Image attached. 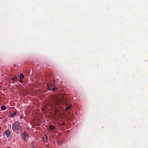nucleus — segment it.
Here are the masks:
<instances>
[{
    "label": "nucleus",
    "instance_id": "nucleus-1",
    "mask_svg": "<svg viewBox=\"0 0 148 148\" xmlns=\"http://www.w3.org/2000/svg\"><path fill=\"white\" fill-rule=\"evenodd\" d=\"M12 130L16 134H18L22 132V128L20 123L18 121L14 122L12 125Z\"/></svg>",
    "mask_w": 148,
    "mask_h": 148
},
{
    "label": "nucleus",
    "instance_id": "nucleus-2",
    "mask_svg": "<svg viewBox=\"0 0 148 148\" xmlns=\"http://www.w3.org/2000/svg\"><path fill=\"white\" fill-rule=\"evenodd\" d=\"M21 136L23 139L25 141L28 138L29 134L25 132H23L21 134Z\"/></svg>",
    "mask_w": 148,
    "mask_h": 148
},
{
    "label": "nucleus",
    "instance_id": "nucleus-3",
    "mask_svg": "<svg viewBox=\"0 0 148 148\" xmlns=\"http://www.w3.org/2000/svg\"><path fill=\"white\" fill-rule=\"evenodd\" d=\"M11 135V132L10 130H5L3 136L5 138H6L5 136L7 137H9Z\"/></svg>",
    "mask_w": 148,
    "mask_h": 148
},
{
    "label": "nucleus",
    "instance_id": "nucleus-4",
    "mask_svg": "<svg viewBox=\"0 0 148 148\" xmlns=\"http://www.w3.org/2000/svg\"><path fill=\"white\" fill-rule=\"evenodd\" d=\"M17 113V112L16 111H14V113L12 114L10 116V117H12V118L16 116V115Z\"/></svg>",
    "mask_w": 148,
    "mask_h": 148
},
{
    "label": "nucleus",
    "instance_id": "nucleus-5",
    "mask_svg": "<svg viewBox=\"0 0 148 148\" xmlns=\"http://www.w3.org/2000/svg\"><path fill=\"white\" fill-rule=\"evenodd\" d=\"M42 139H43V141L44 142H46L47 143L48 142V140L47 139V136H46L45 137H43L42 138Z\"/></svg>",
    "mask_w": 148,
    "mask_h": 148
},
{
    "label": "nucleus",
    "instance_id": "nucleus-6",
    "mask_svg": "<svg viewBox=\"0 0 148 148\" xmlns=\"http://www.w3.org/2000/svg\"><path fill=\"white\" fill-rule=\"evenodd\" d=\"M58 89V88L57 86H54L52 88V90L53 91H56Z\"/></svg>",
    "mask_w": 148,
    "mask_h": 148
},
{
    "label": "nucleus",
    "instance_id": "nucleus-7",
    "mask_svg": "<svg viewBox=\"0 0 148 148\" xmlns=\"http://www.w3.org/2000/svg\"><path fill=\"white\" fill-rule=\"evenodd\" d=\"M19 77L20 79H22L24 78V76L22 73H21L20 74Z\"/></svg>",
    "mask_w": 148,
    "mask_h": 148
},
{
    "label": "nucleus",
    "instance_id": "nucleus-8",
    "mask_svg": "<svg viewBox=\"0 0 148 148\" xmlns=\"http://www.w3.org/2000/svg\"><path fill=\"white\" fill-rule=\"evenodd\" d=\"M55 128V126L53 125H51L49 126V129L51 130H53Z\"/></svg>",
    "mask_w": 148,
    "mask_h": 148
},
{
    "label": "nucleus",
    "instance_id": "nucleus-9",
    "mask_svg": "<svg viewBox=\"0 0 148 148\" xmlns=\"http://www.w3.org/2000/svg\"><path fill=\"white\" fill-rule=\"evenodd\" d=\"M1 109L3 110H6V107L5 106H2L1 107Z\"/></svg>",
    "mask_w": 148,
    "mask_h": 148
},
{
    "label": "nucleus",
    "instance_id": "nucleus-10",
    "mask_svg": "<svg viewBox=\"0 0 148 148\" xmlns=\"http://www.w3.org/2000/svg\"><path fill=\"white\" fill-rule=\"evenodd\" d=\"M17 77L16 76H14L11 79L13 81H16L17 80Z\"/></svg>",
    "mask_w": 148,
    "mask_h": 148
},
{
    "label": "nucleus",
    "instance_id": "nucleus-11",
    "mask_svg": "<svg viewBox=\"0 0 148 148\" xmlns=\"http://www.w3.org/2000/svg\"><path fill=\"white\" fill-rule=\"evenodd\" d=\"M60 101V99H57L55 100V102L56 104H58V102H59Z\"/></svg>",
    "mask_w": 148,
    "mask_h": 148
},
{
    "label": "nucleus",
    "instance_id": "nucleus-12",
    "mask_svg": "<svg viewBox=\"0 0 148 148\" xmlns=\"http://www.w3.org/2000/svg\"><path fill=\"white\" fill-rule=\"evenodd\" d=\"M71 108V106H68L67 107H66L65 108V110H68L69 109H70Z\"/></svg>",
    "mask_w": 148,
    "mask_h": 148
},
{
    "label": "nucleus",
    "instance_id": "nucleus-13",
    "mask_svg": "<svg viewBox=\"0 0 148 148\" xmlns=\"http://www.w3.org/2000/svg\"><path fill=\"white\" fill-rule=\"evenodd\" d=\"M23 118V114H21V115L20 116V119H22Z\"/></svg>",
    "mask_w": 148,
    "mask_h": 148
},
{
    "label": "nucleus",
    "instance_id": "nucleus-14",
    "mask_svg": "<svg viewBox=\"0 0 148 148\" xmlns=\"http://www.w3.org/2000/svg\"><path fill=\"white\" fill-rule=\"evenodd\" d=\"M22 79H20L19 82L21 83H22L23 82V81L22 80H21Z\"/></svg>",
    "mask_w": 148,
    "mask_h": 148
},
{
    "label": "nucleus",
    "instance_id": "nucleus-15",
    "mask_svg": "<svg viewBox=\"0 0 148 148\" xmlns=\"http://www.w3.org/2000/svg\"><path fill=\"white\" fill-rule=\"evenodd\" d=\"M48 89H49V90L50 91H51L52 90H51V88L49 87L48 88Z\"/></svg>",
    "mask_w": 148,
    "mask_h": 148
},
{
    "label": "nucleus",
    "instance_id": "nucleus-16",
    "mask_svg": "<svg viewBox=\"0 0 148 148\" xmlns=\"http://www.w3.org/2000/svg\"><path fill=\"white\" fill-rule=\"evenodd\" d=\"M53 83L54 84H55V83H56V81L55 80H54L53 82Z\"/></svg>",
    "mask_w": 148,
    "mask_h": 148
},
{
    "label": "nucleus",
    "instance_id": "nucleus-17",
    "mask_svg": "<svg viewBox=\"0 0 148 148\" xmlns=\"http://www.w3.org/2000/svg\"><path fill=\"white\" fill-rule=\"evenodd\" d=\"M63 125H65V124H64V123H63Z\"/></svg>",
    "mask_w": 148,
    "mask_h": 148
},
{
    "label": "nucleus",
    "instance_id": "nucleus-18",
    "mask_svg": "<svg viewBox=\"0 0 148 148\" xmlns=\"http://www.w3.org/2000/svg\"><path fill=\"white\" fill-rule=\"evenodd\" d=\"M48 146H49L48 145H47V147Z\"/></svg>",
    "mask_w": 148,
    "mask_h": 148
},
{
    "label": "nucleus",
    "instance_id": "nucleus-19",
    "mask_svg": "<svg viewBox=\"0 0 148 148\" xmlns=\"http://www.w3.org/2000/svg\"><path fill=\"white\" fill-rule=\"evenodd\" d=\"M1 129V127H0V130Z\"/></svg>",
    "mask_w": 148,
    "mask_h": 148
},
{
    "label": "nucleus",
    "instance_id": "nucleus-20",
    "mask_svg": "<svg viewBox=\"0 0 148 148\" xmlns=\"http://www.w3.org/2000/svg\"><path fill=\"white\" fill-rule=\"evenodd\" d=\"M33 148H35V147H34Z\"/></svg>",
    "mask_w": 148,
    "mask_h": 148
}]
</instances>
